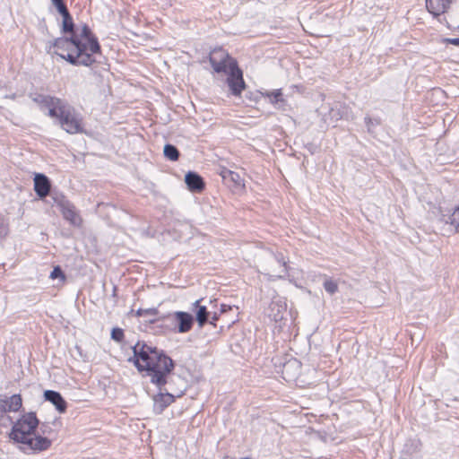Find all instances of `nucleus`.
<instances>
[{
	"mask_svg": "<svg viewBox=\"0 0 459 459\" xmlns=\"http://www.w3.org/2000/svg\"><path fill=\"white\" fill-rule=\"evenodd\" d=\"M47 52L54 53L73 65L91 66L96 62L95 54L100 53V46L87 24L81 31L67 37L48 41Z\"/></svg>",
	"mask_w": 459,
	"mask_h": 459,
	"instance_id": "nucleus-1",
	"label": "nucleus"
},
{
	"mask_svg": "<svg viewBox=\"0 0 459 459\" xmlns=\"http://www.w3.org/2000/svg\"><path fill=\"white\" fill-rule=\"evenodd\" d=\"M134 357L128 360L134 362L139 372H145L146 377L159 390L169 383L174 369L173 360L156 347L138 342L133 347Z\"/></svg>",
	"mask_w": 459,
	"mask_h": 459,
	"instance_id": "nucleus-2",
	"label": "nucleus"
},
{
	"mask_svg": "<svg viewBox=\"0 0 459 459\" xmlns=\"http://www.w3.org/2000/svg\"><path fill=\"white\" fill-rule=\"evenodd\" d=\"M38 426L39 420L34 412L24 413L13 425L10 438L19 443L25 454L46 451L51 446V440L36 434Z\"/></svg>",
	"mask_w": 459,
	"mask_h": 459,
	"instance_id": "nucleus-3",
	"label": "nucleus"
},
{
	"mask_svg": "<svg viewBox=\"0 0 459 459\" xmlns=\"http://www.w3.org/2000/svg\"><path fill=\"white\" fill-rule=\"evenodd\" d=\"M258 271L270 279H282L288 274L287 262L281 253L262 250L256 256Z\"/></svg>",
	"mask_w": 459,
	"mask_h": 459,
	"instance_id": "nucleus-4",
	"label": "nucleus"
},
{
	"mask_svg": "<svg viewBox=\"0 0 459 459\" xmlns=\"http://www.w3.org/2000/svg\"><path fill=\"white\" fill-rule=\"evenodd\" d=\"M58 122L62 128L69 134H76L82 131L81 120L74 109L69 105L61 110Z\"/></svg>",
	"mask_w": 459,
	"mask_h": 459,
	"instance_id": "nucleus-5",
	"label": "nucleus"
},
{
	"mask_svg": "<svg viewBox=\"0 0 459 459\" xmlns=\"http://www.w3.org/2000/svg\"><path fill=\"white\" fill-rule=\"evenodd\" d=\"M227 74V84L231 94L240 96L242 91L246 88V83L243 79V73L238 67V63H231V70Z\"/></svg>",
	"mask_w": 459,
	"mask_h": 459,
	"instance_id": "nucleus-6",
	"label": "nucleus"
},
{
	"mask_svg": "<svg viewBox=\"0 0 459 459\" xmlns=\"http://www.w3.org/2000/svg\"><path fill=\"white\" fill-rule=\"evenodd\" d=\"M287 304L284 298L274 297L268 307L267 315L275 323H281L284 319Z\"/></svg>",
	"mask_w": 459,
	"mask_h": 459,
	"instance_id": "nucleus-7",
	"label": "nucleus"
},
{
	"mask_svg": "<svg viewBox=\"0 0 459 459\" xmlns=\"http://www.w3.org/2000/svg\"><path fill=\"white\" fill-rule=\"evenodd\" d=\"M170 316L178 333H185L192 329L195 317L190 313L176 311Z\"/></svg>",
	"mask_w": 459,
	"mask_h": 459,
	"instance_id": "nucleus-8",
	"label": "nucleus"
},
{
	"mask_svg": "<svg viewBox=\"0 0 459 459\" xmlns=\"http://www.w3.org/2000/svg\"><path fill=\"white\" fill-rule=\"evenodd\" d=\"M55 202L60 207V211L65 220L70 221L73 225H79L81 218L75 211V207L64 196L55 198Z\"/></svg>",
	"mask_w": 459,
	"mask_h": 459,
	"instance_id": "nucleus-9",
	"label": "nucleus"
},
{
	"mask_svg": "<svg viewBox=\"0 0 459 459\" xmlns=\"http://www.w3.org/2000/svg\"><path fill=\"white\" fill-rule=\"evenodd\" d=\"M301 363L295 358L287 359L281 367V375L284 380L290 382L295 381L300 375Z\"/></svg>",
	"mask_w": 459,
	"mask_h": 459,
	"instance_id": "nucleus-10",
	"label": "nucleus"
},
{
	"mask_svg": "<svg viewBox=\"0 0 459 459\" xmlns=\"http://www.w3.org/2000/svg\"><path fill=\"white\" fill-rule=\"evenodd\" d=\"M175 394L169 393V389L163 386L162 390L153 397V411L160 414L165 408L174 402Z\"/></svg>",
	"mask_w": 459,
	"mask_h": 459,
	"instance_id": "nucleus-11",
	"label": "nucleus"
},
{
	"mask_svg": "<svg viewBox=\"0 0 459 459\" xmlns=\"http://www.w3.org/2000/svg\"><path fill=\"white\" fill-rule=\"evenodd\" d=\"M51 189V183L48 178L41 173H38L34 177V191L37 195L43 199L47 197Z\"/></svg>",
	"mask_w": 459,
	"mask_h": 459,
	"instance_id": "nucleus-12",
	"label": "nucleus"
},
{
	"mask_svg": "<svg viewBox=\"0 0 459 459\" xmlns=\"http://www.w3.org/2000/svg\"><path fill=\"white\" fill-rule=\"evenodd\" d=\"M453 0H426V8L434 17L446 13Z\"/></svg>",
	"mask_w": 459,
	"mask_h": 459,
	"instance_id": "nucleus-13",
	"label": "nucleus"
},
{
	"mask_svg": "<svg viewBox=\"0 0 459 459\" xmlns=\"http://www.w3.org/2000/svg\"><path fill=\"white\" fill-rule=\"evenodd\" d=\"M22 405L20 394H13L8 398L0 400V416L8 411H18Z\"/></svg>",
	"mask_w": 459,
	"mask_h": 459,
	"instance_id": "nucleus-14",
	"label": "nucleus"
},
{
	"mask_svg": "<svg viewBox=\"0 0 459 459\" xmlns=\"http://www.w3.org/2000/svg\"><path fill=\"white\" fill-rule=\"evenodd\" d=\"M44 398L46 401L51 403L60 413L66 411V402L62 397L60 393L53 390H47L44 392Z\"/></svg>",
	"mask_w": 459,
	"mask_h": 459,
	"instance_id": "nucleus-15",
	"label": "nucleus"
},
{
	"mask_svg": "<svg viewBox=\"0 0 459 459\" xmlns=\"http://www.w3.org/2000/svg\"><path fill=\"white\" fill-rule=\"evenodd\" d=\"M185 182L192 192H201L204 188V182L202 177L193 171L186 174Z\"/></svg>",
	"mask_w": 459,
	"mask_h": 459,
	"instance_id": "nucleus-16",
	"label": "nucleus"
},
{
	"mask_svg": "<svg viewBox=\"0 0 459 459\" xmlns=\"http://www.w3.org/2000/svg\"><path fill=\"white\" fill-rule=\"evenodd\" d=\"M202 300L203 299H198L193 304L195 307V319L199 327H203L206 323H208L210 316V312L207 310V307L201 305Z\"/></svg>",
	"mask_w": 459,
	"mask_h": 459,
	"instance_id": "nucleus-17",
	"label": "nucleus"
},
{
	"mask_svg": "<svg viewBox=\"0 0 459 459\" xmlns=\"http://www.w3.org/2000/svg\"><path fill=\"white\" fill-rule=\"evenodd\" d=\"M264 96L269 100V101L274 105L277 108L284 109L285 100L282 97V91L281 89L273 90L271 91H265Z\"/></svg>",
	"mask_w": 459,
	"mask_h": 459,
	"instance_id": "nucleus-18",
	"label": "nucleus"
},
{
	"mask_svg": "<svg viewBox=\"0 0 459 459\" xmlns=\"http://www.w3.org/2000/svg\"><path fill=\"white\" fill-rule=\"evenodd\" d=\"M30 99L37 103L40 108H47L49 104L56 102L58 103V98L44 95L40 93H30Z\"/></svg>",
	"mask_w": 459,
	"mask_h": 459,
	"instance_id": "nucleus-19",
	"label": "nucleus"
},
{
	"mask_svg": "<svg viewBox=\"0 0 459 459\" xmlns=\"http://www.w3.org/2000/svg\"><path fill=\"white\" fill-rule=\"evenodd\" d=\"M230 56L221 48H214L209 56V61L212 65H219L221 60H229Z\"/></svg>",
	"mask_w": 459,
	"mask_h": 459,
	"instance_id": "nucleus-20",
	"label": "nucleus"
},
{
	"mask_svg": "<svg viewBox=\"0 0 459 459\" xmlns=\"http://www.w3.org/2000/svg\"><path fill=\"white\" fill-rule=\"evenodd\" d=\"M67 104L62 100L58 99V103L53 102L49 104L46 108L48 109V116L59 119L61 117V110L63 108H66Z\"/></svg>",
	"mask_w": 459,
	"mask_h": 459,
	"instance_id": "nucleus-21",
	"label": "nucleus"
},
{
	"mask_svg": "<svg viewBox=\"0 0 459 459\" xmlns=\"http://www.w3.org/2000/svg\"><path fill=\"white\" fill-rule=\"evenodd\" d=\"M61 15L63 17L62 31L64 33H69V36L73 35L74 32V23L69 11Z\"/></svg>",
	"mask_w": 459,
	"mask_h": 459,
	"instance_id": "nucleus-22",
	"label": "nucleus"
},
{
	"mask_svg": "<svg viewBox=\"0 0 459 459\" xmlns=\"http://www.w3.org/2000/svg\"><path fill=\"white\" fill-rule=\"evenodd\" d=\"M38 427L39 428L36 429V434L40 435L41 437H48V439L52 441V437L54 436L52 427L48 423H39Z\"/></svg>",
	"mask_w": 459,
	"mask_h": 459,
	"instance_id": "nucleus-23",
	"label": "nucleus"
},
{
	"mask_svg": "<svg viewBox=\"0 0 459 459\" xmlns=\"http://www.w3.org/2000/svg\"><path fill=\"white\" fill-rule=\"evenodd\" d=\"M231 63H237V61L232 58L231 56L229 58V60H221L219 62V65H212L214 72L216 73H225L227 74L229 71L231 70Z\"/></svg>",
	"mask_w": 459,
	"mask_h": 459,
	"instance_id": "nucleus-24",
	"label": "nucleus"
},
{
	"mask_svg": "<svg viewBox=\"0 0 459 459\" xmlns=\"http://www.w3.org/2000/svg\"><path fill=\"white\" fill-rule=\"evenodd\" d=\"M163 153L167 159L172 161H176L179 158V152L177 147L169 143L164 146Z\"/></svg>",
	"mask_w": 459,
	"mask_h": 459,
	"instance_id": "nucleus-25",
	"label": "nucleus"
},
{
	"mask_svg": "<svg viewBox=\"0 0 459 459\" xmlns=\"http://www.w3.org/2000/svg\"><path fill=\"white\" fill-rule=\"evenodd\" d=\"M324 288L329 294H334L338 290V285L336 281L326 279L324 282Z\"/></svg>",
	"mask_w": 459,
	"mask_h": 459,
	"instance_id": "nucleus-26",
	"label": "nucleus"
},
{
	"mask_svg": "<svg viewBox=\"0 0 459 459\" xmlns=\"http://www.w3.org/2000/svg\"><path fill=\"white\" fill-rule=\"evenodd\" d=\"M158 310L157 308H147V309H143V308H139L136 310L135 312V315L137 316H156L158 315Z\"/></svg>",
	"mask_w": 459,
	"mask_h": 459,
	"instance_id": "nucleus-27",
	"label": "nucleus"
},
{
	"mask_svg": "<svg viewBox=\"0 0 459 459\" xmlns=\"http://www.w3.org/2000/svg\"><path fill=\"white\" fill-rule=\"evenodd\" d=\"M228 176H230V180L232 181L236 186H244L243 179L237 172H228Z\"/></svg>",
	"mask_w": 459,
	"mask_h": 459,
	"instance_id": "nucleus-28",
	"label": "nucleus"
},
{
	"mask_svg": "<svg viewBox=\"0 0 459 459\" xmlns=\"http://www.w3.org/2000/svg\"><path fill=\"white\" fill-rule=\"evenodd\" d=\"M111 338L117 342H121L124 339L123 329L118 328V327L113 328L111 331Z\"/></svg>",
	"mask_w": 459,
	"mask_h": 459,
	"instance_id": "nucleus-29",
	"label": "nucleus"
},
{
	"mask_svg": "<svg viewBox=\"0 0 459 459\" xmlns=\"http://www.w3.org/2000/svg\"><path fill=\"white\" fill-rule=\"evenodd\" d=\"M51 2L55 5V7L56 8V10L58 11V13L60 14L68 11V9L63 0H51Z\"/></svg>",
	"mask_w": 459,
	"mask_h": 459,
	"instance_id": "nucleus-30",
	"label": "nucleus"
},
{
	"mask_svg": "<svg viewBox=\"0 0 459 459\" xmlns=\"http://www.w3.org/2000/svg\"><path fill=\"white\" fill-rule=\"evenodd\" d=\"M50 278H52V279L61 278L63 281H65V276L63 271L61 270V268L59 266H56L51 272Z\"/></svg>",
	"mask_w": 459,
	"mask_h": 459,
	"instance_id": "nucleus-31",
	"label": "nucleus"
},
{
	"mask_svg": "<svg viewBox=\"0 0 459 459\" xmlns=\"http://www.w3.org/2000/svg\"><path fill=\"white\" fill-rule=\"evenodd\" d=\"M451 224L459 227V206L454 211L450 217Z\"/></svg>",
	"mask_w": 459,
	"mask_h": 459,
	"instance_id": "nucleus-32",
	"label": "nucleus"
},
{
	"mask_svg": "<svg viewBox=\"0 0 459 459\" xmlns=\"http://www.w3.org/2000/svg\"><path fill=\"white\" fill-rule=\"evenodd\" d=\"M446 41L452 45L459 47V38L446 39Z\"/></svg>",
	"mask_w": 459,
	"mask_h": 459,
	"instance_id": "nucleus-33",
	"label": "nucleus"
},
{
	"mask_svg": "<svg viewBox=\"0 0 459 459\" xmlns=\"http://www.w3.org/2000/svg\"><path fill=\"white\" fill-rule=\"evenodd\" d=\"M218 318H219V316H218L217 313L215 312V313H213V315L212 316L211 320H210V321L208 320V322H209L210 324H212V325H215V322L218 320Z\"/></svg>",
	"mask_w": 459,
	"mask_h": 459,
	"instance_id": "nucleus-34",
	"label": "nucleus"
},
{
	"mask_svg": "<svg viewBox=\"0 0 459 459\" xmlns=\"http://www.w3.org/2000/svg\"><path fill=\"white\" fill-rule=\"evenodd\" d=\"M228 172H232L231 170H229V169H224L222 172H221V177L224 178V179H230V176H228Z\"/></svg>",
	"mask_w": 459,
	"mask_h": 459,
	"instance_id": "nucleus-35",
	"label": "nucleus"
},
{
	"mask_svg": "<svg viewBox=\"0 0 459 459\" xmlns=\"http://www.w3.org/2000/svg\"><path fill=\"white\" fill-rule=\"evenodd\" d=\"M229 309H231V307H230V306H228V305L222 304V305H221V313H225V312H227Z\"/></svg>",
	"mask_w": 459,
	"mask_h": 459,
	"instance_id": "nucleus-36",
	"label": "nucleus"
}]
</instances>
